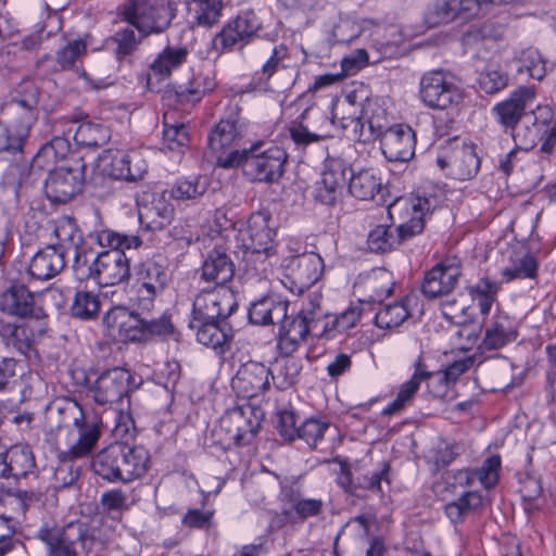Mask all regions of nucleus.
Segmentation results:
<instances>
[{
    "label": "nucleus",
    "instance_id": "nucleus-33",
    "mask_svg": "<svg viewBox=\"0 0 556 556\" xmlns=\"http://www.w3.org/2000/svg\"><path fill=\"white\" fill-rule=\"evenodd\" d=\"M65 267V260L62 253L55 249H49L37 253L28 267L31 278H54Z\"/></svg>",
    "mask_w": 556,
    "mask_h": 556
},
{
    "label": "nucleus",
    "instance_id": "nucleus-48",
    "mask_svg": "<svg viewBox=\"0 0 556 556\" xmlns=\"http://www.w3.org/2000/svg\"><path fill=\"white\" fill-rule=\"evenodd\" d=\"M471 300L477 303L482 315H488L496 301L498 283L491 280H478L467 287Z\"/></svg>",
    "mask_w": 556,
    "mask_h": 556
},
{
    "label": "nucleus",
    "instance_id": "nucleus-19",
    "mask_svg": "<svg viewBox=\"0 0 556 556\" xmlns=\"http://www.w3.org/2000/svg\"><path fill=\"white\" fill-rule=\"evenodd\" d=\"M192 329H197L199 343L223 354L233 338V329L227 318L194 319L190 323Z\"/></svg>",
    "mask_w": 556,
    "mask_h": 556
},
{
    "label": "nucleus",
    "instance_id": "nucleus-40",
    "mask_svg": "<svg viewBox=\"0 0 556 556\" xmlns=\"http://www.w3.org/2000/svg\"><path fill=\"white\" fill-rule=\"evenodd\" d=\"M235 265L222 250L214 249L202 265V278H233Z\"/></svg>",
    "mask_w": 556,
    "mask_h": 556
},
{
    "label": "nucleus",
    "instance_id": "nucleus-50",
    "mask_svg": "<svg viewBox=\"0 0 556 556\" xmlns=\"http://www.w3.org/2000/svg\"><path fill=\"white\" fill-rule=\"evenodd\" d=\"M28 137L25 131L22 132L4 125L3 131L0 134V157L3 155L13 159L22 156Z\"/></svg>",
    "mask_w": 556,
    "mask_h": 556
},
{
    "label": "nucleus",
    "instance_id": "nucleus-24",
    "mask_svg": "<svg viewBox=\"0 0 556 556\" xmlns=\"http://www.w3.org/2000/svg\"><path fill=\"white\" fill-rule=\"evenodd\" d=\"M0 477L26 478L36 469L35 456L28 445H13L1 457Z\"/></svg>",
    "mask_w": 556,
    "mask_h": 556
},
{
    "label": "nucleus",
    "instance_id": "nucleus-28",
    "mask_svg": "<svg viewBox=\"0 0 556 556\" xmlns=\"http://www.w3.org/2000/svg\"><path fill=\"white\" fill-rule=\"evenodd\" d=\"M432 374L427 369L421 356L415 362V371L410 379L403 383L397 392L396 397L389 403L382 410V415L392 416L400 413L407 404H409L419 389L422 381L428 380Z\"/></svg>",
    "mask_w": 556,
    "mask_h": 556
},
{
    "label": "nucleus",
    "instance_id": "nucleus-8",
    "mask_svg": "<svg viewBox=\"0 0 556 556\" xmlns=\"http://www.w3.org/2000/svg\"><path fill=\"white\" fill-rule=\"evenodd\" d=\"M270 218L271 216L267 211H260L250 215L247 227L239 232L241 247L247 255L268 256L273 249L275 236L274 229L269 226Z\"/></svg>",
    "mask_w": 556,
    "mask_h": 556
},
{
    "label": "nucleus",
    "instance_id": "nucleus-12",
    "mask_svg": "<svg viewBox=\"0 0 556 556\" xmlns=\"http://www.w3.org/2000/svg\"><path fill=\"white\" fill-rule=\"evenodd\" d=\"M351 165L340 156H327L324 163L321 181L315 192V199L326 205H332L342 193Z\"/></svg>",
    "mask_w": 556,
    "mask_h": 556
},
{
    "label": "nucleus",
    "instance_id": "nucleus-23",
    "mask_svg": "<svg viewBox=\"0 0 556 556\" xmlns=\"http://www.w3.org/2000/svg\"><path fill=\"white\" fill-rule=\"evenodd\" d=\"M188 55L189 50L186 47L167 46L150 65L149 88L153 89L155 83L160 84L169 78L174 71L186 63Z\"/></svg>",
    "mask_w": 556,
    "mask_h": 556
},
{
    "label": "nucleus",
    "instance_id": "nucleus-61",
    "mask_svg": "<svg viewBox=\"0 0 556 556\" xmlns=\"http://www.w3.org/2000/svg\"><path fill=\"white\" fill-rule=\"evenodd\" d=\"M142 313V332H143V341L149 339L152 336H161L167 334L173 331V325L165 314H162L160 317L154 318L150 317L151 312H147L141 309Z\"/></svg>",
    "mask_w": 556,
    "mask_h": 556
},
{
    "label": "nucleus",
    "instance_id": "nucleus-16",
    "mask_svg": "<svg viewBox=\"0 0 556 556\" xmlns=\"http://www.w3.org/2000/svg\"><path fill=\"white\" fill-rule=\"evenodd\" d=\"M167 191L144 195L137 201L138 216L142 227L148 230H162L170 224L174 207L169 203Z\"/></svg>",
    "mask_w": 556,
    "mask_h": 556
},
{
    "label": "nucleus",
    "instance_id": "nucleus-59",
    "mask_svg": "<svg viewBox=\"0 0 556 556\" xmlns=\"http://www.w3.org/2000/svg\"><path fill=\"white\" fill-rule=\"evenodd\" d=\"M293 262L296 263L301 278H320L324 273V261L314 252L296 256Z\"/></svg>",
    "mask_w": 556,
    "mask_h": 556
},
{
    "label": "nucleus",
    "instance_id": "nucleus-2",
    "mask_svg": "<svg viewBox=\"0 0 556 556\" xmlns=\"http://www.w3.org/2000/svg\"><path fill=\"white\" fill-rule=\"evenodd\" d=\"M122 14L146 37L167 29L175 16V9L166 0H128Z\"/></svg>",
    "mask_w": 556,
    "mask_h": 556
},
{
    "label": "nucleus",
    "instance_id": "nucleus-4",
    "mask_svg": "<svg viewBox=\"0 0 556 556\" xmlns=\"http://www.w3.org/2000/svg\"><path fill=\"white\" fill-rule=\"evenodd\" d=\"M262 414L250 405L233 407L220 418L217 434L225 433L224 444L245 445L256 435L261 428Z\"/></svg>",
    "mask_w": 556,
    "mask_h": 556
},
{
    "label": "nucleus",
    "instance_id": "nucleus-25",
    "mask_svg": "<svg viewBox=\"0 0 556 556\" xmlns=\"http://www.w3.org/2000/svg\"><path fill=\"white\" fill-rule=\"evenodd\" d=\"M390 464L382 462L381 467L378 470L357 477L356 480L353 477L351 470L342 466L340 475L338 477V484L350 494L355 495L357 490H370L381 491V482L390 484Z\"/></svg>",
    "mask_w": 556,
    "mask_h": 556
},
{
    "label": "nucleus",
    "instance_id": "nucleus-3",
    "mask_svg": "<svg viewBox=\"0 0 556 556\" xmlns=\"http://www.w3.org/2000/svg\"><path fill=\"white\" fill-rule=\"evenodd\" d=\"M37 538L47 545L50 556H77L76 543L87 554L98 545L94 538L88 534L87 526L80 521L64 527L45 525L38 530Z\"/></svg>",
    "mask_w": 556,
    "mask_h": 556
},
{
    "label": "nucleus",
    "instance_id": "nucleus-21",
    "mask_svg": "<svg viewBox=\"0 0 556 556\" xmlns=\"http://www.w3.org/2000/svg\"><path fill=\"white\" fill-rule=\"evenodd\" d=\"M83 180L78 169L59 167L46 179V194L52 202L67 203L81 190Z\"/></svg>",
    "mask_w": 556,
    "mask_h": 556
},
{
    "label": "nucleus",
    "instance_id": "nucleus-49",
    "mask_svg": "<svg viewBox=\"0 0 556 556\" xmlns=\"http://www.w3.org/2000/svg\"><path fill=\"white\" fill-rule=\"evenodd\" d=\"M482 501L479 492H465L457 501L446 504L445 514L453 523L459 522L468 513L480 507Z\"/></svg>",
    "mask_w": 556,
    "mask_h": 556
},
{
    "label": "nucleus",
    "instance_id": "nucleus-27",
    "mask_svg": "<svg viewBox=\"0 0 556 556\" xmlns=\"http://www.w3.org/2000/svg\"><path fill=\"white\" fill-rule=\"evenodd\" d=\"M0 307L9 315L26 318L34 315V293L21 283H13L1 295Z\"/></svg>",
    "mask_w": 556,
    "mask_h": 556
},
{
    "label": "nucleus",
    "instance_id": "nucleus-15",
    "mask_svg": "<svg viewBox=\"0 0 556 556\" xmlns=\"http://www.w3.org/2000/svg\"><path fill=\"white\" fill-rule=\"evenodd\" d=\"M109 336L122 341H143L142 313L122 306L111 308L103 316Z\"/></svg>",
    "mask_w": 556,
    "mask_h": 556
},
{
    "label": "nucleus",
    "instance_id": "nucleus-26",
    "mask_svg": "<svg viewBox=\"0 0 556 556\" xmlns=\"http://www.w3.org/2000/svg\"><path fill=\"white\" fill-rule=\"evenodd\" d=\"M546 116L539 121L536 116H533V112L518 124L515 128H513V139L519 148V150L527 152L528 150L534 148L539 142H544L547 137V132H545L547 128V116H549V111L544 109Z\"/></svg>",
    "mask_w": 556,
    "mask_h": 556
},
{
    "label": "nucleus",
    "instance_id": "nucleus-10",
    "mask_svg": "<svg viewBox=\"0 0 556 556\" xmlns=\"http://www.w3.org/2000/svg\"><path fill=\"white\" fill-rule=\"evenodd\" d=\"M278 333V349L286 356L292 355L309 334L320 337L321 327L299 312L295 316L281 319Z\"/></svg>",
    "mask_w": 556,
    "mask_h": 556
},
{
    "label": "nucleus",
    "instance_id": "nucleus-38",
    "mask_svg": "<svg viewBox=\"0 0 556 556\" xmlns=\"http://www.w3.org/2000/svg\"><path fill=\"white\" fill-rule=\"evenodd\" d=\"M414 299L408 295L402 301L384 305L375 316V324L381 329H393L401 326L409 316L408 306Z\"/></svg>",
    "mask_w": 556,
    "mask_h": 556
},
{
    "label": "nucleus",
    "instance_id": "nucleus-31",
    "mask_svg": "<svg viewBox=\"0 0 556 556\" xmlns=\"http://www.w3.org/2000/svg\"><path fill=\"white\" fill-rule=\"evenodd\" d=\"M349 191L363 201L375 200L377 195L382 200L383 184L374 169H365L351 175Z\"/></svg>",
    "mask_w": 556,
    "mask_h": 556
},
{
    "label": "nucleus",
    "instance_id": "nucleus-45",
    "mask_svg": "<svg viewBox=\"0 0 556 556\" xmlns=\"http://www.w3.org/2000/svg\"><path fill=\"white\" fill-rule=\"evenodd\" d=\"M50 228L58 243L64 248H78L83 243L81 232L70 216H61L51 222Z\"/></svg>",
    "mask_w": 556,
    "mask_h": 556
},
{
    "label": "nucleus",
    "instance_id": "nucleus-17",
    "mask_svg": "<svg viewBox=\"0 0 556 556\" xmlns=\"http://www.w3.org/2000/svg\"><path fill=\"white\" fill-rule=\"evenodd\" d=\"M534 101L533 87H519L508 99L497 103L492 111L501 125L513 129L530 115L527 110L534 104Z\"/></svg>",
    "mask_w": 556,
    "mask_h": 556
},
{
    "label": "nucleus",
    "instance_id": "nucleus-54",
    "mask_svg": "<svg viewBox=\"0 0 556 556\" xmlns=\"http://www.w3.org/2000/svg\"><path fill=\"white\" fill-rule=\"evenodd\" d=\"M367 243L372 252L386 253L399 245V239L391 227L379 225L369 232Z\"/></svg>",
    "mask_w": 556,
    "mask_h": 556
},
{
    "label": "nucleus",
    "instance_id": "nucleus-47",
    "mask_svg": "<svg viewBox=\"0 0 556 556\" xmlns=\"http://www.w3.org/2000/svg\"><path fill=\"white\" fill-rule=\"evenodd\" d=\"M124 452L126 462L125 473L130 478V481L141 478L150 465L149 451L141 445L130 446L124 444Z\"/></svg>",
    "mask_w": 556,
    "mask_h": 556
},
{
    "label": "nucleus",
    "instance_id": "nucleus-13",
    "mask_svg": "<svg viewBox=\"0 0 556 556\" xmlns=\"http://www.w3.org/2000/svg\"><path fill=\"white\" fill-rule=\"evenodd\" d=\"M74 406L78 410V415L73 420L78 438L66 453L70 459L83 458L91 454L98 444L102 429V421L96 414L85 413L77 402H74Z\"/></svg>",
    "mask_w": 556,
    "mask_h": 556
},
{
    "label": "nucleus",
    "instance_id": "nucleus-53",
    "mask_svg": "<svg viewBox=\"0 0 556 556\" xmlns=\"http://www.w3.org/2000/svg\"><path fill=\"white\" fill-rule=\"evenodd\" d=\"M100 309L98 298L90 292H77L71 306L72 315L88 320L94 318Z\"/></svg>",
    "mask_w": 556,
    "mask_h": 556
},
{
    "label": "nucleus",
    "instance_id": "nucleus-9",
    "mask_svg": "<svg viewBox=\"0 0 556 556\" xmlns=\"http://www.w3.org/2000/svg\"><path fill=\"white\" fill-rule=\"evenodd\" d=\"M98 242L101 247L111 248V251L101 252L90 267V275L116 276L117 274L105 273L103 269L112 265L119 266L124 261L123 249H130L140 244V239L135 236H125L110 229L102 230L98 235Z\"/></svg>",
    "mask_w": 556,
    "mask_h": 556
},
{
    "label": "nucleus",
    "instance_id": "nucleus-22",
    "mask_svg": "<svg viewBox=\"0 0 556 556\" xmlns=\"http://www.w3.org/2000/svg\"><path fill=\"white\" fill-rule=\"evenodd\" d=\"M282 496L289 508H285L281 515L288 521L304 522L309 518L320 516L324 511L325 503L321 498L305 497L298 488H283Z\"/></svg>",
    "mask_w": 556,
    "mask_h": 556
},
{
    "label": "nucleus",
    "instance_id": "nucleus-58",
    "mask_svg": "<svg viewBox=\"0 0 556 556\" xmlns=\"http://www.w3.org/2000/svg\"><path fill=\"white\" fill-rule=\"evenodd\" d=\"M475 363V355L466 356L450 364L444 371H430L432 376L429 379L437 378L438 381L444 382L445 384H450L452 382H455L463 374L472 368Z\"/></svg>",
    "mask_w": 556,
    "mask_h": 556
},
{
    "label": "nucleus",
    "instance_id": "nucleus-1",
    "mask_svg": "<svg viewBox=\"0 0 556 556\" xmlns=\"http://www.w3.org/2000/svg\"><path fill=\"white\" fill-rule=\"evenodd\" d=\"M263 142L258 141L249 149L232 150L228 154L219 156L217 164L223 168L241 166L244 174L252 180L277 181L283 174L287 154L278 147L261 150Z\"/></svg>",
    "mask_w": 556,
    "mask_h": 556
},
{
    "label": "nucleus",
    "instance_id": "nucleus-57",
    "mask_svg": "<svg viewBox=\"0 0 556 556\" xmlns=\"http://www.w3.org/2000/svg\"><path fill=\"white\" fill-rule=\"evenodd\" d=\"M212 89V83L205 77L194 76L186 86H180L177 97L181 102H198Z\"/></svg>",
    "mask_w": 556,
    "mask_h": 556
},
{
    "label": "nucleus",
    "instance_id": "nucleus-18",
    "mask_svg": "<svg viewBox=\"0 0 556 556\" xmlns=\"http://www.w3.org/2000/svg\"><path fill=\"white\" fill-rule=\"evenodd\" d=\"M380 142L382 153L390 162H407L415 155L416 135L408 125L391 126Z\"/></svg>",
    "mask_w": 556,
    "mask_h": 556
},
{
    "label": "nucleus",
    "instance_id": "nucleus-42",
    "mask_svg": "<svg viewBox=\"0 0 556 556\" xmlns=\"http://www.w3.org/2000/svg\"><path fill=\"white\" fill-rule=\"evenodd\" d=\"M517 72L527 73L531 78L541 80L546 75V62L538 49L528 47L516 53Z\"/></svg>",
    "mask_w": 556,
    "mask_h": 556
},
{
    "label": "nucleus",
    "instance_id": "nucleus-7",
    "mask_svg": "<svg viewBox=\"0 0 556 556\" xmlns=\"http://www.w3.org/2000/svg\"><path fill=\"white\" fill-rule=\"evenodd\" d=\"M420 99L431 108L444 110L460 99L459 89L443 71H431L420 79Z\"/></svg>",
    "mask_w": 556,
    "mask_h": 556
},
{
    "label": "nucleus",
    "instance_id": "nucleus-32",
    "mask_svg": "<svg viewBox=\"0 0 556 556\" xmlns=\"http://www.w3.org/2000/svg\"><path fill=\"white\" fill-rule=\"evenodd\" d=\"M480 168V159L471 147H462L451 153V172L446 175L458 180L473 178Z\"/></svg>",
    "mask_w": 556,
    "mask_h": 556
},
{
    "label": "nucleus",
    "instance_id": "nucleus-43",
    "mask_svg": "<svg viewBox=\"0 0 556 556\" xmlns=\"http://www.w3.org/2000/svg\"><path fill=\"white\" fill-rule=\"evenodd\" d=\"M280 358H277L274 365V371L271 370L270 378L274 380L278 389H287L293 386L300 375L302 365L299 359L286 356L281 354Z\"/></svg>",
    "mask_w": 556,
    "mask_h": 556
},
{
    "label": "nucleus",
    "instance_id": "nucleus-62",
    "mask_svg": "<svg viewBox=\"0 0 556 556\" xmlns=\"http://www.w3.org/2000/svg\"><path fill=\"white\" fill-rule=\"evenodd\" d=\"M87 51V45L83 40H74L56 52V63L61 70H70L75 66L77 60Z\"/></svg>",
    "mask_w": 556,
    "mask_h": 556
},
{
    "label": "nucleus",
    "instance_id": "nucleus-64",
    "mask_svg": "<svg viewBox=\"0 0 556 556\" xmlns=\"http://www.w3.org/2000/svg\"><path fill=\"white\" fill-rule=\"evenodd\" d=\"M100 504L108 514H122L129 509L128 496L121 489H113L101 495Z\"/></svg>",
    "mask_w": 556,
    "mask_h": 556
},
{
    "label": "nucleus",
    "instance_id": "nucleus-36",
    "mask_svg": "<svg viewBox=\"0 0 556 556\" xmlns=\"http://www.w3.org/2000/svg\"><path fill=\"white\" fill-rule=\"evenodd\" d=\"M73 138L77 146L99 148L109 142L111 130L103 123L86 121L76 127Z\"/></svg>",
    "mask_w": 556,
    "mask_h": 556
},
{
    "label": "nucleus",
    "instance_id": "nucleus-52",
    "mask_svg": "<svg viewBox=\"0 0 556 556\" xmlns=\"http://www.w3.org/2000/svg\"><path fill=\"white\" fill-rule=\"evenodd\" d=\"M329 427L330 424L326 418H307L299 426V435L296 439H301L309 447L316 448Z\"/></svg>",
    "mask_w": 556,
    "mask_h": 556
},
{
    "label": "nucleus",
    "instance_id": "nucleus-6",
    "mask_svg": "<svg viewBox=\"0 0 556 556\" xmlns=\"http://www.w3.org/2000/svg\"><path fill=\"white\" fill-rule=\"evenodd\" d=\"M140 383L141 381L137 382L136 377L129 370L114 367L103 371L93 382L90 391L97 404H114L122 402Z\"/></svg>",
    "mask_w": 556,
    "mask_h": 556
},
{
    "label": "nucleus",
    "instance_id": "nucleus-51",
    "mask_svg": "<svg viewBox=\"0 0 556 556\" xmlns=\"http://www.w3.org/2000/svg\"><path fill=\"white\" fill-rule=\"evenodd\" d=\"M538 261L534 255L526 251L516 252L511 257V265L504 269L509 278H535Z\"/></svg>",
    "mask_w": 556,
    "mask_h": 556
},
{
    "label": "nucleus",
    "instance_id": "nucleus-37",
    "mask_svg": "<svg viewBox=\"0 0 556 556\" xmlns=\"http://www.w3.org/2000/svg\"><path fill=\"white\" fill-rule=\"evenodd\" d=\"M222 0H189L191 24L200 27H212L222 15Z\"/></svg>",
    "mask_w": 556,
    "mask_h": 556
},
{
    "label": "nucleus",
    "instance_id": "nucleus-20",
    "mask_svg": "<svg viewBox=\"0 0 556 556\" xmlns=\"http://www.w3.org/2000/svg\"><path fill=\"white\" fill-rule=\"evenodd\" d=\"M245 122L238 105L228 109L227 114L214 127L208 136L210 148L218 152L237 143L244 135Z\"/></svg>",
    "mask_w": 556,
    "mask_h": 556
},
{
    "label": "nucleus",
    "instance_id": "nucleus-30",
    "mask_svg": "<svg viewBox=\"0 0 556 556\" xmlns=\"http://www.w3.org/2000/svg\"><path fill=\"white\" fill-rule=\"evenodd\" d=\"M500 469L501 457L492 455L483 462L480 468L459 470L455 478L460 485L470 486L478 480L485 489H492L498 482Z\"/></svg>",
    "mask_w": 556,
    "mask_h": 556
},
{
    "label": "nucleus",
    "instance_id": "nucleus-60",
    "mask_svg": "<svg viewBox=\"0 0 556 556\" xmlns=\"http://www.w3.org/2000/svg\"><path fill=\"white\" fill-rule=\"evenodd\" d=\"M245 45L247 40L241 36L238 28L232 22H229L223 29L215 35L213 39V48L223 52L232 49L236 45Z\"/></svg>",
    "mask_w": 556,
    "mask_h": 556
},
{
    "label": "nucleus",
    "instance_id": "nucleus-14",
    "mask_svg": "<svg viewBox=\"0 0 556 556\" xmlns=\"http://www.w3.org/2000/svg\"><path fill=\"white\" fill-rule=\"evenodd\" d=\"M271 370L263 363L250 361L242 364L231 380V387L242 399H253L270 388Z\"/></svg>",
    "mask_w": 556,
    "mask_h": 556
},
{
    "label": "nucleus",
    "instance_id": "nucleus-56",
    "mask_svg": "<svg viewBox=\"0 0 556 556\" xmlns=\"http://www.w3.org/2000/svg\"><path fill=\"white\" fill-rule=\"evenodd\" d=\"M363 118L366 119L368 128L375 138L379 137L381 139L388 128L391 127L388 126L386 110L377 103L369 102L364 108Z\"/></svg>",
    "mask_w": 556,
    "mask_h": 556
},
{
    "label": "nucleus",
    "instance_id": "nucleus-46",
    "mask_svg": "<svg viewBox=\"0 0 556 556\" xmlns=\"http://www.w3.org/2000/svg\"><path fill=\"white\" fill-rule=\"evenodd\" d=\"M38 111L20 109L16 104H5L2 109V123L11 128L25 131L29 136L30 128L38 118Z\"/></svg>",
    "mask_w": 556,
    "mask_h": 556
},
{
    "label": "nucleus",
    "instance_id": "nucleus-63",
    "mask_svg": "<svg viewBox=\"0 0 556 556\" xmlns=\"http://www.w3.org/2000/svg\"><path fill=\"white\" fill-rule=\"evenodd\" d=\"M462 275L460 260L457 256H448L428 270L425 278H459Z\"/></svg>",
    "mask_w": 556,
    "mask_h": 556
},
{
    "label": "nucleus",
    "instance_id": "nucleus-5",
    "mask_svg": "<svg viewBox=\"0 0 556 556\" xmlns=\"http://www.w3.org/2000/svg\"><path fill=\"white\" fill-rule=\"evenodd\" d=\"M237 309L235 292L224 282L204 288L193 301V318H228Z\"/></svg>",
    "mask_w": 556,
    "mask_h": 556
},
{
    "label": "nucleus",
    "instance_id": "nucleus-39",
    "mask_svg": "<svg viewBox=\"0 0 556 556\" xmlns=\"http://www.w3.org/2000/svg\"><path fill=\"white\" fill-rule=\"evenodd\" d=\"M410 207L414 211V215L408 222L399 225L394 230V238L399 239V245L421 233L425 228L424 211L429 210L428 200L418 198L416 202L412 203Z\"/></svg>",
    "mask_w": 556,
    "mask_h": 556
},
{
    "label": "nucleus",
    "instance_id": "nucleus-34",
    "mask_svg": "<svg viewBox=\"0 0 556 556\" xmlns=\"http://www.w3.org/2000/svg\"><path fill=\"white\" fill-rule=\"evenodd\" d=\"M517 330L507 316L496 317L485 330L481 346L485 350H498L517 338Z\"/></svg>",
    "mask_w": 556,
    "mask_h": 556
},
{
    "label": "nucleus",
    "instance_id": "nucleus-41",
    "mask_svg": "<svg viewBox=\"0 0 556 556\" xmlns=\"http://www.w3.org/2000/svg\"><path fill=\"white\" fill-rule=\"evenodd\" d=\"M91 467L103 480L115 483L117 476V442L101 450L92 457Z\"/></svg>",
    "mask_w": 556,
    "mask_h": 556
},
{
    "label": "nucleus",
    "instance_id": "nucleus-11",
    "mask_svg": "<svg viewBox=\"0 0 556 556\" xmlns=\"http://www.w3.org/2000/svg\"><path fill=\"white\" fill-rule=\"evenodd\" d=\"M105 173L115 179L138 181L148 170V164L139 151L108 150L101 159Z\"/></svg>",
    "mask_w": 556,
    "mask_h": 556
},
{
    "label": "nucleus",
    "instance_id": "nucleus-29",
    "mask_svg": "<svg viewBox=\"0 0 556 556\" xmlns=\"http://www.w3.org/2000/svg\"><path fill=\"white\" fill-rule=\"evenodd\" d=\"M288 306V302L273 296H263L251 304L248 314L249 321L256 326L275 325L286 317Z\"/></svg>",
    "mask_w": 556,
    "mask_h": 556
},
{
    "label": "nucleus",
    "instance_id": "nucleus-44",
    "mask_svg": "<svg viewBox=\"0 0 556 556\" xmlns=\"http://www.w3.org/2000/svg\"><path fill=\"white\" fill-rule=\"evenodd\" d=\"M363 314L361 304L349 306L345 311L337 315L331 321H326L320 329V337L326 339L333 338V332H344L359 321Z\"/></svg>",
    "mask_w": 556,
    "mask_h": 556
},
{
    "label": "nucleus",
    "instance_id": "nucleus-55",
    "mask_svg": "<svg viewBox=\"0 0 556 556\" xmlns=\"http://www.w3.org/2000/svg\"><path fill=\"white\" fill-rule=\"evenodd\" d=\"M508 77L496 65H488L478 78L479 88L485 93L493 94L507 86Z\"/></svg>",
    "mask_w": 556,
    "mask_h": 556
},
{
    "label": "nucleus",
    "instance_id": "nucleus-35",
    "mask_svg": "<svg viewBox=\"0 0 556 556\" xmlns=\"http://www.w3.org/2000/svg\"><path fill=\"white\" fill-rule=\"evenodd\" d=\"M207 179L201 176L177 179L167 191L168 198L178 203L195 202L207 191Z\"/></svg>",
    "mask_w": 556,
    "mask_h": 556
}]
</instances>
